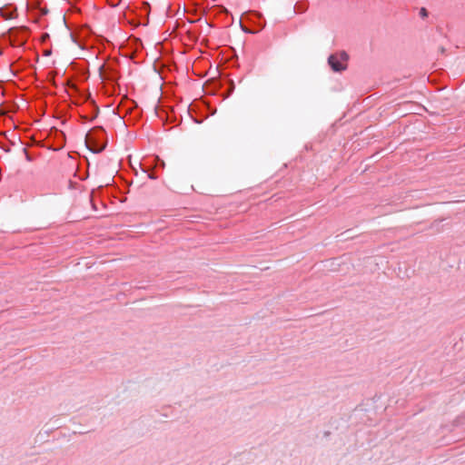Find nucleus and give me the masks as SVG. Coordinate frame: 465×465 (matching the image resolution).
Wrapping results in <instances>:
<instances>
[{
	"mask_svg": "<svg viewBox=\"0 0 465 465\" xmlns=\"http://www.w3.org/2000/svg\"><path fill=\"white\" fill-rule=\"evenodd\" d=\"M420 15H421V16H423V17H424V16H427V11H426V9H425V8H421V10H420Z\"/></svg>",
	"mask_w": 465,
	"mask_h": 465,
	"instance_id": "nucleus-4",
	"label": "nucleus"
},
{
	"mask_svg": "<svg viewBox=\"0 0 465 465\" xmlns=\"http://www.w3.org/2000/svg\"><path fill=\"white\" fill-rule=\"evenodd\" d=\"M23 153H25L27 161H29V162L32 161V158L25 148L23 149Z\"/></svg>",
	"mask_w": 465,
	"mask_h": 465,
	"instance_id": "nucleus-3",
	"label": "nucleus"
},
{
	"mask_svg": "<svg viewBox=\"0 0 465 465\" xmlns=\"http://www.w3.org/2000/svg\"><path fill=\"white\" fill-rule=\"evenodd\" d=\"M87 143H91V138L90 137L87 138Z\"/></svg>",
	"mask_w": 465,
	"mask_h": 465,
	"instance_id": "nucleus-8",
	"label": "nucleus"
},
{
	"mask_svg": "<svg viewBox=\"0 0 465 465\" xmlns=\"http://www.w3.org/2000/svg\"><path fill=\"white\" fill-rule=\"evenodd\" d=\"M48 37H49V35H48V34H44V35H42V41H45Z\"/></svg>",
	"mask_w": 465,
	"mask_h": 465,
	"instance_id": "nucleus-6",
	"label": "nucleus"
},
{
	"mask_svg": "<svg viewBox=\"0 0 465 465\" xmlns=\"http://www.w3.org/2000/svg\"><path fill=\"white\" fill-rule=\"evenodd\" d=\"M104 145H103L101 148H93L92 150L95 153H100L102 150H104Z\"/></svg>",
	"mask_w": 465,
	"mask_h": 465,
	"instance_id": "nucleus-5",
	"label": "nucleus"
},
{
	"mask_svg": "<svg viewBox=\"0 0 465 465\" xmlns=\"http://www.w3.org/2000/svg\"><path fill=\"white\" fill-rule=\"evenodd\" d=\"M20 32H25V29H15V28L10 29L8 32L9 37L10 38L15 37V36H17L18 33H20Z\"/></svg>",
	"mask_w": 465,
	"mask_h": 465,
	"instance_id": "nucleus-2",
	"label": "nucleus"
},
{
	"mask_svg": "<svg viewBox=\"0 0 465 465\" xmlns=\"http://www.w3.org/2000/svg\"><path fill=\"white\" fill-rule=\"evenodd\" d=\"M50 54H51V50H46V51L45 52V55H49Z\"/></svg>",
	"mask_w": 465,
	"mask_h": 465,
	"instance_id": "nucleus-7",
	"label": "nucleus"
},
{
	"mask_svg": "<svg viewBox=\"0 0 465 465\" xmlns=\"http://www.w3.org/2000/svg\"><path fill=\"white\" fill-rule=\"evenodd\" d=\"M349 55L345 52H339L331 54L328 63L334 72H341L346 70Z\"/></svg>",
	"mask_w": 465,
	"mask_h": 465,
	"instance_id": "nucleus-1",
	"label": "nucleus"
}]
</instances>
